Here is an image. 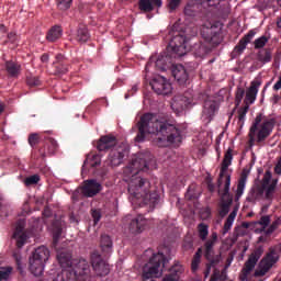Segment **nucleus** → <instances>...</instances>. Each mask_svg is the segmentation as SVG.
<instances>
[{
    "mask_svg": "<svg viewBox=\"0 0 281 281\" xmlns=\"http://www.w3.org/2000/svg\"><path fill=\"white\" fill-rule=\"evenodd\" d=\"M157 168V160L150 151L138 154L132 159L130 165L124 169V173L131 177L128 183V194L132 196L133 203L138 205H148L150 210L159 207L161 205V193L154 189L150 192V181L146 178H142L139 172H148V170H155Z\"/></svg>",
    "mask_w": 281,
    "mask_h": 281,
    "instance_id": "f257e3e1",
    "label": "nucleus"
},
{
    "mask_svg": "<svg viewBox=\"0 0 281 281\" xmlns=\"http://www.w3.org/2000/svg\"><path fill=\"white\" fill-rule=\"evenodd\" d=\"M148 134L158 135L159 142L181 144V130L177 127V121L161 122L158 121L157 115L153 113H146L140 117L136 142H144Z\"/></svg>",
    "mask_w": 281,
    "mask_h": 281,
    "instance_id": "f03ea898",
    "label": "nucleus"
},
{
    "mask_svg": "<svg viewBox=\"0 0 281 281\" xmlns=\"http://www.w3.org/2000/svg\"><path fill=\"white\" fill-rule=\"evenodd\" d=\"M262 122V115L259 114L256 116L255 122L250 126L249 130V140L248 145L251 147L254 144H256V136H257V142L260 144L261 142H265L269 135H271V128L273 126V121H263Z\"/></svg>",
    "mask_w": 281,
    "mask_h": 281,
    "instance_id": "7ed1b4c3",
    "label": "nucleus"
},
{
    "mask_svg": "<svg viewBox=\"0 0 281 281\" xmlns=\"http://www.w3.org/2000/svg\"><path fill=\"white\" fill-rule=\"evenodd\" d=\"M166 265H168V259L164 252L158 251V254H154L149 262L143 268V281H156L153 278H157L159 276V269L164 271Z\"/></svg>",
    "mask_w": 281,
    "mask_h": 281,
    "instance_id": "20e7f679",
    "label": "nucleus"
},
{
    "mask_svg": "<svg viewBox=\"0 0 281 281\" xmlns=\"http://www.w3.org/2000/svg\"><path fill=\"white\" fill-rule=\"evenodd\" d=\"M49 260V249L45 246L37 247L30 258V271L36 278L43 276L45 271V262Z\"/></svg>",
    "mask_w": 281,
    "mask_h": 281,
    "instance_id": "39448f33",
    "label": "nucleus"
},
{
    "mask_svg": "<svg viewBox=\"0 0 281 281\" xmlns=\"http://www.w3.org/2000/svg\"><path fill=\"white\" fill-rule=\"evenodd\" d=\"M188 54V46L186 45V35L176 33L167 46L166 58H181Z\"/></svg>",
    "mask_w": 281,
    "mask_h": 281,
    "instance_id": "423d86ee",
    "label": "nucleus"
},
{
    "mask_svg": "<svg viewBox=\"0 0 281 281\" xmlns=\"http://www.w3.org/2000/svg\"><path fill=\"white\" fill-rule=\"evenodd\" d=\"M262 254H265V249L262 246H259L249 255L247 261L244 263V268L241 269L239 280L247 281V278H249L251 271L256 269V265H258Z\"/></svg>",
    "mask_w": 281,
    "mask_h": 281,
    "instance_id": "0eeeda50",
    "label": "nucleus"
},
{
    "mask_svg": "<svg viewBox=\"0 0 281 281\" xmlns=\"http://www.w3.org/2000/svg\"><path fill=\"white\" fill-rule=\"evenodd\" d=\"M256 225H260V233H263L265 236H271L280 226L281 217L276 216L274 221L271 223V215H262L259 221L256 222Z\"/></svg>",
    "mask_w": 281,
    "mask_h": 281,
    "instance_id": "6e6552de",
    "label": "nucleus"
},
{
    "mask_svg": "<svg viewBox=\"0 0 281 281\" xmlns=\"http://www.w3.org/2000/svg\"><path fill=\"white\" fill-rule=\"evenodd\" d=\"M229 186H232V177L226 176L222 194V203L220 205V216H222V218L229 214V207H232V203H234V198L229 194Z\"/></svg>",
    "mask_w": 281,
    "mask_h": 281,
    "instance_id": "1a4fd4ad",
    "label": "nucleus"
},
{
    "mask_svg": "<svg viewBox=\"0 0 281 281\" xmlns=\"http://www.w3.org/2000/svg\"><path fill=\"white\" fill-rule=\"evenodd\" d=\"M149 85L157 95H170V93H172V83L165 77L157 76L149 82Z\"/></svg>",
    "mask_w": 281,
    "mask_h": 281,
    "instance_id": "9d476101",
    "label": "nucleus"
},
{
    "mask_svg": "<svg viewBox=\"0 0 281 281\" xmlns=\"http://www.w3.org/2000/svg\"><path fill=\"white\" fill-rule=\"evenodd\" d=\"M193 102L192 92H184L183 94H177L173 97L171 102V109L176 113H181V111H186L190 104Z\"/></svg>",
    "mask_w": 281,
    "mask_h": 281,
    "instance_id": "9b49d317",
    "label": "nucleus"
},
{
    "mask_svg": "<svg viewBox=\"0 0 281 281\" xmlns=\"http://www.w3.org/2000/svg\"><path fill=\"white\" fill-rule=\"evenodd\" d=\"M214 30H216V25L212 22L205 23L201 30L202 37L209 45H221V34L214 32Z\"/></svg>",
    "mask_w": 281,
    "mask_h": 281,
    "instance_id": "f8f14e48",
    "label": "nucleus"
},
{
    "mask_svg": "<svg viewBox=\"0 0 281 281\" xmlns=\"http://www.w3.org/2000/svg\"><path fill=\"white\" fill-rule=\"evenodd\" d=\"M124 157H126V147L117 146L111 149L105 164L111 168H117L124 164Z\"/></svg>",
    "mask_w": 281,
    "mask_h": 281,
    "instance_id": "ddd939ff",
    "label": "nucleus"
},
{
    "mask_svg": "<svg viewBox=\"0 0 281 281\" xmlns=\"http://www.w3.org/2000/svg\"><path fill=\"white\" fill-rule=\"evenodd\" d=\"M92 269L97 276H109L110 269L106 261L102 260V256L98 251H93L90 257Z\"/></svg>",
    "mask_w": 281,
    "mask_h": 281,
    "instance_id": "4468645a",
    "label": "nucleus"
},
{
    "mask_svg": "<svg viewBox=\"0 0 281 281\" xmlns=\"http://www.w3.org/2000/svg\"><path fill=\"white\" fill-rule=\"evenodd\" d=\"M81 194L87 199H92L102 192V184L95 179H88L83 182V186L80 187Z\"/></svg>",
    "mask_w": 281,
    "mask_h": 281,
    "instance_id": "2eb2a0df",
    "label": "nucleus"
},
{
    "mask_svg": "<svg viewBox=\"0 0 281 281\" xmlns=\"http://www.w3.org/2000/svg\"><path fill=\"white\" fill-rule=\"evenodd\" d=\"M13 238H15L16 247L19 249L25 245V241L27 240V234H25V220L16 221Z\"/></svg>",
    "mask_w": 281,
    "mask_h": 281,
    "instance_id": "dca6fc26",
    "label": "nucleus"
},
{
    "mask_svg": "<svg viewBox=\"0 0 281 281\" xmlns=\"http://www.w3.org/2000/svg\"><path fill=\"white\" fill-rule=\"evenodd\" d=\"M117 146V138L113 135L101 136L97 142V149L99 153H104L106 150H113Z\"/></svg>",
    "mask_w": 281,
    "mask_h": 281,
    "instance_id": "f3484780",
    "label": "nucleus"
},
{
    "mask_svg": "<svg viewBox=\"0 0 281 281\" xmlns=\"http://www.w3.org/2000/svg\"><path fill=\"white\" fill-rule=\"evenodd\" d=\"M234 149L228 148L224 155V159L222 161V167L220 171V177L217 180V186L221 188L223 186V179L225 178V173L227 172V169L232 166V160L234 159Z\"/></svg>",
    "mask_w": 281,
    "mask_h": 281,
    "instance_id": "a211bd4d",
    "label": "nucleus"
},
{
    "mask_svg": "<svg viewBox=\"0 0 281 281\" xmlns=\"http://www.w3.org/2000/svg\"><path fill=\"white\" fill-rule=\"evenodd\" d=\"M183 271V266L176 262L171 268L168 269V272L164 276L161 281H179L181 280Z\"/></svg>",
    "mask_w": 281,
    "mask_h": 281,
    "instance_id": "6ab92c4d",
    "label": "nucleus"
},
{
    "mask_svg": "<svg viewBox=\"0 0 281 281\" xmlns=\"http://www.w3.org/2000/svg\"><path fill=\"white\" fill-rule=\"evenodd\" d=\"M172 76L178 85H186V82H188V79L190 78L186 66L181 64H177L172 67Z\"/></svg>",
    "mask_w": 281,
    "mask_h": 281,
    "instance_id": "aec40b11",
    "label": "nucleus"
},
{
    "mask_svg": "<svg viewBox=\"0 0 281 281\" xmlns=\"http://www.w3.org/2000/svg\"><path fill=\"white\" fill-rule=\"evenodd\" d=\"M260 85H262L260 80L251 81L250 87L246 91V97L244 100L245 105L248 104L249 106V104H254V102H256V98L258 95V89H260Z\"/></svg>",
    "mask_w": 281,
    "mask_h": 281,
    "instance_id": "412c9836",
    "label": "nucleus"
},
{
    "mask_svg": "<svg viewBox=\"0 0 281 281\" xmlns=\"http://www.w3.org/2000/svg\"><path fill=\"white\" fill-rule=\"evenodd\" d=\"M148 225V220L144 217V215L138 214L132 222L130 223V232L132 234H142L145 227Z\"/></svg>",
    "mask_w": 281,
    "mask_h": 281,
    "instance_id": "4be33fe9",
    "label": "nucleus"
},
{
    "mask_svg": "<svg viewBox=\"0 0 281 281\" xmlns=\"http://www.w3.org/2000/svg\"><path fill=\"white\" fill-rule=\"evenodd\" d=\"M216 111H218V103L215 100L206 99L202 111L203 117H205V120H211V117H214L216 114Z\"/></svg>",
    "mask_w": 281,
    "mask_h": 281,
    "instance_id": "5701e85b",
    "label": "nucleus"
},
{
    "mask_svg": "<svg viewBox=\"0 0 281 281\" xmlns=\"http://www.w3.org/2000/svg\"><path fill=\"white\" fill-rule=\"evenodd\" d=\"M191 54L195 56V58H203L205 55L210 54V45L206 42H196L191 48Z\"/></svg>",
    "mask_w": 281,
    "mask_h": 281,
    "instance_id": "b1692460",
    "label": "nucleus"
},
{
    "mask_svg": "<svg viewBox=\"0 0 281 281\" xmlns=\"http://www.w3.org/2000/svg\"><path fill=\"white\" fill-rule=\"evenodd\" d=\"M4 71L8 78H19L21 76V64L15 60H7L4 63Z\"/></svg>",
    "mask_w": 281,
    "mask_h": 281,
    "instance_id": "393cba45",
    "label": "nucleus"
},
{
    "mask_svg": "<svg viewBox=\"0 0 281 281\" xmlns=\"http://www.w3.org/2000/svg\"><path fill=\"white\" fill-rule=\"evenodd\" d=\"M280 260V252L278 250V246L270 247L266 257L262 259V262L271 269Z\"/></svg>",
    "mask_w": 281,
    "mask_h": 281,
    "instance_id": "a878e982",
    "label": "nucleus"
},
{
    "mask_svg": "<svg viewBox=\"0 0 281 281\" xmlns=\"http://www.w3.org/2000/svg\"><path fill=\"white\" fill-rule=\"evenodd\" d=\"M214 245H216L212 240H206L204 244V249H205V258L206 260H211L212 265H218L221 262V257L214 256Z\"/></svg>",
    "mask_w": 281,
    "mask_h": 281,
    "instance_id": "bb28decb",
    "label": "nucleus"
},
{
    "mask_svg": "<svg viewBox=\"0 0 281 281\" xmlns=\"http://www.w3.org/2000/svg\"><path fill=\"white\" fill-rule=\"evenodd\" d=\"M254 36H256V31H255V30H250V31L239 41V43L235 46L234 52H236V54H241L243 52H245V49H247V45H249V43H251V40L254 38Z\"/></svg>",
    "mask_w": 281,
    "mask_h": 281,
    "instance_id": "cd10ccee",
    "label": "nucleus"
},
{
    "mask_svg": "<svg viewBox=\"0 0 281 281\" xmlns=\"http://www.w3.org/2000/svg\"><path fill=\"white\" fill-rule=\"evenodd\" d=\"M265 190H267V187L262 184H257L254 189H251L250 193L247 196V201L249 203H256V201H260V199L265 196Z\"/></svg>",
    "mask_w": 281,
    "mask_h": 281,
    "instance_id": "c85d7f7f",
    "label": "nucleus"
},
{
    "mask_svg": "<svg viewBox=\"0 0 281 281\" xmlns=\"http://www.w3.org/2000/svg\"><path fill=\"white\" fill-rule=\"evenodd\" d=\"M102 164V156H100V154H94L91 153L87 156L83 166H82V170H85V168H98V166H100Z\"/></svg>",
    "mask_w": 281,
    "mask_h": 281,
    "instance_id": "c756f323",
    "label": "nucleus"
},
{
    "mask_svg": "<svg viewBox=\"0 0 281 281\" xmlns=\"http://www.w3.org/2000/svg\"><path fill=\"white\" fill-rule=\"evenodd\" d=\"M100 247L105 255L111 254L113 251V239H111V236L106 234L101 235Z\"/></svg>",
    "mask_w": 281,
    "mask_h": 281,
    "instance_id": "7c9ffc66",
    "label": "nucleus"
},
{
    "mask_svg": "<svg viewBox=\"0 0 281 281\" xmlns=\"http://www.w3.org/2000/svg\"><path fill=\"white\" fill-rule=\"evenodd\" d=\"M273 58V50L271 48H263L258 52L257 60L262 65H267V63H271Z\"/></svg>",
    "mask_w": 281,
    "mask_h": 281,
    "instance_id": "2f4dec72",
    "label": "nucleus"
},
{
    "mask_svg": "<svg viewBox=\"0 0 281 281\" xmlns=\"http://www.w3.org/2000/svg\"><path fill=\"white\" fill-rule=\"evenodd\" d=\"M60 36H63V29L59 25H55L47 32L46 40L49 43H56Z\"/></svg>",
    "mask_w": 281,
    "mask_h": 281,
    "instance_id": "473e14b6",
    "label": "nucleus"
},
{
    "mask_svg": "<svg viewBox=\"0 0 281 281\" xmlns=\"http://www.w3.org/2000/svg\"><path fill=\"white\" fill-rule=\"evenodd\" d=\"M89 38V30L85 25L80 24L77 30L76 41H78V43H87Z\"/></svg>",
    "mask_w": 281,
    "mask_h": 281,
    "instance_id": "72a5a7b5",
    "label": "nucleus"
},
{
    "mask_svg": "<svg viewBox=\"0 0 281 281\" xmlns=\"http://www.w3.org/2000/svg\"><path fill=\"white\" fill-rule=\"evenodd\" d=\"M276 188H278V180H272L265 189V199L267 201H273V194H276Z\"/></svg>",
    "mask_w": 281,
    "mask_h": 281,
    "instance_id": "f704fd0d",
    "label": "nucleus"
},
{
    "mask_svg": "<svg viewBox=\"0 0 281 281\" xmlns=\"http://www.w3.org/2000/svg\"><path fill=\"white\" fill-rule=\"evenodd\" d=\"M155 7L157 8V4H155V1L153 0L138 1V8L142 12H153V10H155Z\"/></svg>",
    "mask_w": 281,
    "mask_h": 281,
    "instance_id": "c9c22d12",
    "label": "nucleus"
},
{
    "mask_svg": "<svg viewBox=\"0 0 281 281\" xmlns=\"http://www.w3.org/2000/svg\"><path fill=\"white\" fill-rule=\"evenodd\" d=\"M245 186H247V175L245 172H241L240 178L238 180V184H237V191H236L237 199H240V196H243V193L245 192Z\"/></svg>",
    "mask_w": 281,
    "mask_h": 281,
    "instance_id": "e433bc0d",
    "label": "nucleus"
},
{
    "mask_svg": "<svg viewBox=\"0 0 281 281\" xmlns=\"http://www.w3.org/2000/svg\"><path fill=\"white\" fill-rule=\"evenodd\" d=\"M52 225H53L54 240H58V238L63 236V221L54 220Z\"/></svg>",
    "mask_w": 281,
    "mask_h": 281,
    "instance_id": "4c0bfd02",
    "label": "nucleus"
},
{
    "mask_svg": "<svg viewBox=\"0 0 281 281\" xmlns=\"http://www.w3.org/2000/svg\"><path fill=\"white\" fill-rule=\"evenodd\" d=\"M12 271H14V268L7 266V267H0V281H8L12 277Z\"/></svg>",
    "mask_w": 281,
    "mask_h": 281,
    "instance_id": "58836bf2",
    "label": "nucleus"
},
{
    "mask_svg": "<svg viewBox=\"0 0 281 281\" xmlns=\"http://www.w3.org/2000/svg\"><path fill=\"white\" fill-rule=\"evenodd\" d=\"M198 232H199V237L202 240H207V236L210 234V227L205 223H200L198 225Z\"/></svg>",
    "mask_w": 281,
    "mask_h": 281,
    "instance_id": "ea45409f",
    "label": "nucleus"
},
{
    "mask_svg": "<svg viewBox=\"0 0 281 281\" xmlns=\"http://www.w3.org/2000/svg\"><path fill=\"white\" fill-rule=\"evenodd\" d=\"M55 70L54 74L55 76H65L67 71H69V66L67 63H61V64H54Z\"/></svg>",
    "mask_w": 281,
    "mask_h": 281,
    "instance_id": "a19ab883",
    "label": "nucleus"
},
{
    "mask_svg": "<svg viewBox=\"0 0 281 281\" xmlns=\"http://www.w3.org/2000/svg\"><path fill=\"white\" fill-rule=\"evenodd\" d=\"M201 254H202V250L200 248V249H198V251L193 256V259H192V262H191L192 271H196L199 269V265H201Z\"/></svg>",
    "mask_w": 281,
    "mask_h": 281,
    "instance_id": "79ce46f5",
    "label": "nucleus"
},
{
    "mask_svg": "<svg viewBox=\"0 0 281 281\" xmlns=\"http://www.w3.org/2000/svg\"><path fill=\"white\" fill-rule=\"evenodd\" d=\"M48 155H54L58 150V143L54 138H48L47 142Z\"/></svg>",
    "mask_w": 281,
    "mask_h": 281,
    "instance_id": "37998d69",
    "label": "nucleus"
},
{
    "mask_svg": "<svg viewBox=\"0 0 281 281\" xmlns=\"http://www.w3.org/2000/svg\"><path fill=\"white\" fill-rule=\"evenodd\" d=\"M267 43H269L268 36L262 35L261 37H258L254 42L255 49H262V47H265V45H267Z\"/></svg>",
    "mask_w": 281,
    "mask_h": 281,
    "instance_id": "c03bdc74",
    "label": "nucleus"
},
{
    "mask_svg": "<svg viewBox=\"0 0 281 281\" xmlns=\"http://www.w3.org/2000/svg\"><path fill=\"white\" fill-rule=\"evenodd\" d=\"M243 98H245V90L241 87H238L235 93V106H240V102H243Z\"/></svg>",
    "mask_w": 281,
    "mask_h": 281,
    "instance_id": "a18cd8bd",
    "label": "nucleus"
},
{
    "mask_svg": "<svg viewBox=\"0 0 281 281\" xmlns=\"http://www.w3.org/2000/svg\"><path fill=\"white\" fill-rule=\"evenodd\" d=\"M154 65L159 71H166V57L164 55L159 56Z\"/></svg>",
    "mask_w": 281,
    "mask_h": 281,
    "instance_id": "49530a36",
    "label": "nucleus"
},
{
    "mask_svg": "<svg viewBox=\"0 0 281 281\" xmlns=\"http://www.w3.org/2000/svg\"><path fill=\"white\" fill-rule=\"evenodd\" d=\"M91 216L93 218L94 225L99 224L102 218V209H92Z\"/></svg>",
    "mask_w": 281,
    "mask_h": 281,
    "instance_id": "de8ad7c7",
    "label": "nucleus"
},
{
    "mask_svg": "<svg viewBox=\"0 0 281 281\" xmlns=\"http://www.w3.org/2000/svg\"><path fill=\"white\" fill-rule=\"evenodd\" d=\"M26 85L29 87H41V79L37 76L26 77Z\"/></svg>",
    "mask_w": 281,
    "mask_h": 281,
    "instance_id": "09e8293b",
    "label": "nucleus"
},
{
    "mask_svg": "<svg viewBox=\"0 0 281 281\" xmlns=\"http://www.w3.org/2000/svg\"><path fill=\"white\" fill-rule=\"evenodd\" d=\"M38 181H41V177L38 175H33L31 177H27L24 180V184L30 187V186H36V183H38Z\"/></svg>",
    "mask_w": 281,
    "mask_h": 281,
    "instance_id": "8fccbe9b",
    "label": "nucleus"
},
{
    "mask_svg": "<svg viewBox=\"0 0 281 281\" xmlns=\"http://www.w3.org/2000/svg\"><path fill=\"white\" fill-rule=\"evenodd\" d=\"M74 0H57V8L60 10H69Z\"/></svg>",
    "mask_w": 281,
    "mask_h": 281,
    "instance_id": "3c124183",
    "label": "nucleus"
},
{
    "mask_svg": "<svg viewBox=\"0 0 281 281\" xmlns=\"http://www.w3.org/2000/svg\"><path fill=\"white\" fill-rule=\"evenodd\" d=\"M248 111H249V105L248 104L244 105L243 108H240L238 110V121L239 122H245V117H247Z\"/></svg>",
    "mask_w": 281,
    "mask_h": 281,
    "instance_id": "603ef678",
    "label": "nucleus"
},
{
    "mask_svg": "<svg viewBox=\"0 0 281 281\" xmlns=\"http://www.w3.org/2000/svg\"><path fill=\"white\" fill-rule=\"evenodd\" d=\"M269 269H271V268H269V266H267V263H263V267L261 269L255 271V274H254L255 278H262V276L268 273Z\"/></svg>",
    "mask_w": 281,
    "mask_h": 281,
    "instance_id": "864d4df0",
    "label": "nucleus"
},
{
    "mask_svg": "<svg viewBox=\"0 0 281 281\" xmlns=\"http://www.w3.org/2000/svg\"><path fill=\"white\" fill-rule=\"evenodd\" d=\"M222 0H202V5L205 8H214L221 3Z\"/></svg>",
    "mask_w": 281,
    "mask_h": 281,
    "instance_id": "5fc2aeb1",
    "label": "nucleus"
},
{
    "mask_svg": "<svg viewBox=\"0 0 281 281\" xmlns=\"http://www.w3.org/2000/svg\"><path fill=\"white\" fill-rule=\"evenodd\" d=\"M271 177H272V173L269 170H267L265 172L263 178H262V184L261 186H263V188H267V186H270L269 183H271Z\"/></svg>",
    "mask_w": 281,
    "mask_h": 281,
    "instance_id": "6e6d98bb",
    "label": "nucleus"
},
{
    "mask_svg": "<svg viewBox=\"0 0 281 281\" xmlns=\"http://www.w3.org/2000/svg\"><path fill=\"white\" fill-rule=\"evenodd\" d=\"M38 142H40L38 134H30L29 144L32 148H34V146H36Z\"/></svg>",
    "mask_w": 281,
    "mask_h": 281,
    "instance_id": "4d7b16f0",
    "label": "nucleus"
},
{
    "mask_svg": "<svg viewBox=\"0 0 281 281\" xmlns=\"http://www.w3.org/2000/svg\"><path fill=\"white\" fill-rule=\"evenodd\" d=\"M232 225H234V222H232V220H226L224 223L223 234H227V232L232 229Z\"/></svg>",
    "mask_w": 281,
    "mask_h": 281,
    "instance_id": "13d9d810",
    "label": "nucleus"
},
{
    "mask_svg": "<svg viewBox=\"0 0 281 281\" xmlns=\"http://www.w3.org/2000/svg\"><path fill=\"white\" fill-rule=\"evenodd\" d=\"M179 3H181V0H170L169 1V10H177V8H179Z\"/></svg>",
    "mask_w": 281,
    "mask_h": 281,
    "instance_id": "bf43d9fd",
    "label": "nucleus"
},
{
    "mask_svg": "<svg viewBox=\"0 0 281 281\" xmlns=\"http://www.w3.org/2000/svg\"><path fill=\"white\" fill-rule=\"evenodd\" d=\"M137 90H138V86L134 85L132 89L127 93H125V100H128L131 95H135V93H137Z\"/></svg>",
    "mask_w": 281,
    "mask_h": 281,
    "instance_id": "052dcab7",
    "label": "nucleus"
},
{
    "mask_svg": "<svg viewBox=\"0 0 281 281\" xmlns=\"http://www.w3.org/2000/svg\"><path fill=\"white\" fill-rule=\"evenodd\" d=\"M80 194H82V191L79 187L71 195L72 201H80Z\"/></svg>",
    "mask_w": 281,
    "mask_h": 281,
    "instance_id": "680f3d73",
    "label": "nucleus"
},
{
    "mask_svg": "<svg viewBox=\"0 0 281 281\" xmlns=\"http://www.w3.org/2000/svg\"><path fill=\"white\" fill-rule=\"evenodd\" d=\"M8 40L10 43H16V41H19V35H16L14 32H10L8 34Z\"/></svg>",
    "mask_w": 281,
    "mask_h": 281,
    "instance_id": "e2e57ef3",
    "label": "nucleus"
},
{
    "mask_svg": "<svg viewBox=\"0 0 281 281\" xmlns=\"http://www.w3.org/2000/svg\"><path fill=\"white\" fill-rule=\"evenodd\" d=\"M63 63H66L65 56H63V54L56 55V60L54 61V65H58V64H63Z\"/></svg>",
    "mask_w": 281,
    "mask_h": 281,
    "instance_id": "0e129e2a",
    "label": "nucleus"
},
{
    "mask_svg": "<svg viewBox=\"0 0 281 281\" xmlns=\"http://www.w3.org/2000/svg\"><path fill=\"white\" fill-rule=\"evenodd\" d=\"M212 267H216V265L212 263V260H209V263H206V269H205V276H210V272L212 271Z\"/></svg>",
    "mask_w": 281,
    "mask_h": 281,
    "instance_id": "69168bd1",
    "label": "nucleus"
},
{
    "mask_svg": "<svg viewBox=\"0 0 281 281\" xmlns=\"http://www.w3.org/2000/svg\"><path fill=\"white\" fill-rule=\"evenodd\" d=\"M276 175H281V157L279 158L276 167H274Z\"/></svg>",
    "mask_w": 281,
    "mask_h": 281,
    "instance_id": "338daca9",
    "label": "nucleus"
},
{
    "mask_svg": "<svg viewBox=\"0 0 281 281\" xmlns=\"http://www.w3.org/2000/svg\"><path fill=\"white\" fill-rule=\"evenodd\" d=\"M38 155L42 159H45V157H47V151H45V147H41L38 149Z\"/></svg>",
    "mask_w": 281,
    "mask_h": 281,
    "instance_id": "774afa93",
    "label": "nucleus"
}]
</instances>
